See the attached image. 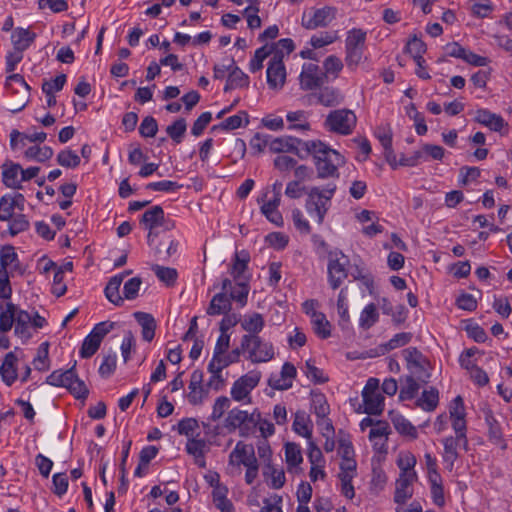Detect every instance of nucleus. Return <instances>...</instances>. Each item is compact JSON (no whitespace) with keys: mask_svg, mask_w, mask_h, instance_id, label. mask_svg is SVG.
<instances>
[{"mask_svg":"<svg viewBox=\"0 0 512 512\" xmlns=\"http://www.w3.org/2000/svg\"><path fill=\"white\" fill-rule=\"evenodd\" d=\"M305 151L315 159L318 178L339 177L338 167L344 165V157L319 140L306 141Z\"/></svg>","mask_w":512,"mask_h":512,"instance_id":"nucleus-1","label":"nucleus"},{"mask_svg":"<svg viewBox=\"0 0 512 512\" xmlns=\"http://www.w3.org/2000/svg\"><path fill=\"white\" fill-rule=\"evenodd\" d=\"M335 183H328L320 188L313 186L306 191L305 209L311 218H314L318 225L324 222L325 215L331 206V200L336 192Z\"/></svg>","mask_w":512,"mask_h":512,"instance_id":"nucleus-2","label":"nucleus"},{"mask_svg":"<svg viewBox=\"0 0 512 512\" xmlns=\"http://www.w3.org/2000/svg\"><path fill=\"white\" fill-rule=\"evenodd\" d=\"M260 421V413L256 410L249 414L238 408L231 409L225 419V427L229 430L239 428L241 436H248Z\"/></svg>","mask_w":512,"mask_h":512,"instance_id":"nucleus-3","label":"nucleus"},{"mask_svg":"<svg viewBox=\"0 0 512 512\" xmlns=\"http://www.w3.org/2000/svg\"><path fill=\"white\" fill-rule=\"evenodd\" d=\"M356 123L357 117L352 110L337 109L327 115L324 126L331 132L349 135L355 128Z\"/></svg>","mask_w":512,"mask_h":512,"instance_id":"nucleus-4","label":"nucleus"},{"mask_svg":"<svg viewBox=\"0 0 512 512\" xmlns=\"http://www.w3.org/2000/svg\"><path fill=\"white\" fill-rule=\"evenodd\" d=\"M241 349L248 351V358L254 362H268L274 357L272 344L263 342L258 335H243Z\"/></svg>","mask_w":512,"mask_h":512,"instance_id":"nucleus-5","label":"nucleus"},{"mask_svg":"<svg viewBox=\"0 0 512 512\" xmlns=\"http://www.w3.org/2000/svg\"><path fill=\"white\" fill-rule=\"evenodd\" d=\"M349 260L347 256L338 249L328 251V281L333 289L340 287L342 282L348 276L346 266Z\"/></svg>","mask_w":512,"mask_h":512,"instance_id":"nucleus-6","label":"nucleus"},{"mask_svg":"<svg viewBox=\"0 0 512 512\" xmlns=\"http://www.w3.org/2000/svg\"><path fill=\"white\" fill-rule=\"evenodd\" d=\"M402 356L411 374L400 379L401 388L399 398L401 400H411L416 395V380L413 375V370L416 369V347L404 349Z\"/></svg>","mask_w":512,"mask_h":512,"instance_id":"nucleus-7","label":"nucleus"},{"mask_svg":"<svg viewBox=\"0 0 512 512\" xmlns=\"http://www.w3.org/2000/svg\"><path fill=\"white\" fill-rule=\"evenodd\" d=\"M336 17V8L326 6L319 9H311L304 12L302 16V26L312 30L318 27L328 26Z\"/></svg>","mask_w":512,"mask_h":512,"instance_id":"nucleus-8","label":"nucleus"},{"mask_svg":"<svg viewBox=\"0 0 512 512\" xmlns=\"http://www.w3.org/2000/svg\"><path fill=\"white\" fill-rule=\"evenodd\" d=\"M327 80L320 67L314 63H305L299 76L300 87L302 90H315L320 88Z\"/></svg>","mask_w":512,"mask_h":512,"instance_id":"nucleus-9","label":"nucleus"},{"mask_svg":"<svg viewBox=\"0 0 512 512\" xmlns=\"http://www.w3.org/2000/svg\"><path fill=\"white\" fill-rule=\"evenodd\" d=\"M229 462L232 465H244L246 468L257 465L254 447L251 444H245L239 441L233 451L230 453Z\"/></svg>","mask_w":512,"mask_h":512,"instance_id":"nucleus-10","label":"nucleus"},{"mask_svg":"<svg viewBox=\"0 0 512 512\" xmlns=\"http://www.w3.org/2000/svg\"><path fill=\"white\" fill-rule=\"evenodd\" d=\"M250 262V254L247 250H241L236 252L233 258V262L230 268V275L234 281L250 282L251 275L248 271V264Z\"/></svg>","mask_w":512,"mask_h":512,"instance_id":"nucleus-11","label":"nucleus"},{"mask_svg":"<svg viewBox=\"0 0 512 512\" xmlns=\"http://www.w3.org/2000/svg\"><path fill=\"white\" fill-rule=\"evenodd\" d=\"M260 377L256 374H246L236 380L231 388V396L236 401H241L249 396L250 392L258 385Z\"/></svg>","mask_w":512,"mask_h":512,"instance_id":"nucleus-12","label":"nucleus"},{"mask_svg":"<svg viewBox=\"0 0 512 512\" xmlns=\"http://www.w3.org/2000/svg\"><path fill=\"white\" fill-rule=\"evenodd\" d=\"M297 371L293 364L285 362L279 375H271L268 384L275 390H288L292 387V380L296 377Z\"/></svg>","mask_w":512,"mask_h":512,"instance_id":"nucleus-13","label":"nucleus"},{"mask_svg":"<svg viewBox=\"0 0 512 512\" xmlns=\"http://www.w3.org/2000/svg\"><path fill=\"white\" fill-rule=\"evenodd\" d=\"M304 141L293 136H282L271 139L269 148L274 153L291 152L300 156L299 147L305 150Z\"/></svg>","mask_w":512,"mask_h":512,"instance_id":"nucleus-14","label":"nucleus"},{"mask_svg":"<svg viewBox=\"0 0 512 512\" xmlns=\"http://www.w3.org/2000/svg\"><path fill=\"white\" fill-rule=\"evenodd\" d=\"M425 480L430 490L432 501L438 507L445 504L444 482L439 471L426 472Z\"/></svg>","mask_w":512,"mask_h":512,"instance_id":"nucleus-15","label":"nucleus"},{"mask_svg":"<svg viewBox=\"0 0 512 512\" xmlns=\"http://www.w3.org/2000/svg\"><path fill=\"white\" fill-rule=\"evenodd\" d=\"M474 120L495 132H501L502 129L507 126V123L501 115L492 113L484 108L476 111Z\"/></svg>","mask_w":512,"mask_h":512,"instance_id":"nucleus-16","label":"nucleus"},{"mask_svg":"<svg viewBox=\"0 0 512 512\" xmlns=\"http://www.w3.org/2000/svg\"><path fill=\"white\" fill-rule=\"evenodd\" d=\"M415 478L406 477L400 474L395 483L394 502L398 504H406L414 494L413 481Z\"/></svg>","mask_w":512,"mask_h":512,"instance_id":"nucleus-17","label":"nucleus"},{"mask_svg":"<svg viewBox=\"0 0 512 512\" xmlns=\"http://www.w3.org/2000/svg\"><path fill=\"white\" fill-rule=\"evenodd\" d=\"M207 443L204 439L199 438V434L195 437L188 438L186 443V451L194 457V462L200 468L206 467L205 453L207 452Z\"/></svg>","mask_w":512,"mask_h":512,"instance_id":"nucleus-18","label":"nucleus"},{"mask_svg":"<svg viewBox=\"0 0 512 512\" xmlns=\"http://www.w3.org/2000/svg\"><path fill=\"white\" fill-rule=\"evenodd\" d=\"M243 352L241 349V346L239 348L233 349L229 354H220L218 355L217 359L215 360V354H213V357L211 361L208 364L207 370L208 372H222V370L229 365L236 363L239 361L240 355Z\"/></svg>","mask_w":512,"mask_h":512,"instance_id":"nucleus-19","label":"nucleus"},{"mask_svg":"<svg viewBox=\"0 0 512 512\" xmlns=\"http://www.w3.org/2000/svg\"><path fill=\"white\" fill-rule=\"evenodd\" d=\"M444 454L443 461L448 464L449 470H452L455 461L458 458V448L463 447V440L459 436H449L443 439Z\"/></svg>","mask_w":512,"mask_h":512,"instance_id":"nucleus-20","label":"nucleus"},{"mask_svg":"<svg viewBox=\"0 0 512 512\" xmlns=\"http://www.w3.org/2000/svg\"><path fill=\"white\" fill-rule=\"evenodd\" d=\"M232 67L230 69L224 91L228 92L236 88H244L249 85V77L238 66L235 65L234 59H231Z\"/></svg>","mask_w":512,"mask_h":512,"instance_id":"nucleus-21","label":"nucleus"},{"mask_svg":"<svg viewBox=\"0 0 512 512\" xmlns=\"http://www.w3.org/2000/svg\"><path fill=\"white\" fill-rule=\"evenodd\" d=\"M124 280V274H117L110 278L104 293L109 302L116 306H121L124 303V298L120 295V286Z\"/></svg>","mask_w":512,"mask_h":512,"instance_id":"nucleus-22","label":"nucleus"},{"mask_svg":"<svg viewBox=\"0 0 512 512\" xmlns=\"http://www.w3.org/2000/svg\"><path fill=\"white\" fill-rule=\"evenodd\" d=\"M231 309V298L225 292H219L212 297L206 312L208 315L215 316L226 314Z\"/></svg>","mask_w":512,"mask_h":512,"instance_id":"nucleus-23","label":"nucleus"},{"mask_svg":"<svg viewBox=\"0 0 512 512\" xmlns=\"http://www.w3.org/2000/svg\"><path fill=\"white\" fill-rule=\"evenodd\" d=\"M16 362V355L13 352H9L4 357L3 363L0 367L1 378L7 386H11L17 379Z\"/></svg>","mask_w":512,"mask_h":512,"instance_id":"nucleus-24","label":"nucleus"},{"mask_svg":"<svg viewBox=\"0 0 512 512\" xmlns=\"http://www.w3.org/2000/svg\"><path fill=\"white\" fill-rule=\"evenodd\" d=\"M164 221V210L159 205H155L145 211L140 220L141 224H143L148 230H154L155 228L162 226Z\"/></svg>","mask_w":512,"mask_h":512,"instance_id":"nucleus-25","label":"nucleus"},{"mask_svg":"<svg viewBox=\"0 0 512 512\" xmlns=\"http://www.w3.org/2000/svg\"><path fill=\"white\" fill-rule=\"evenodd\" d=\"M134 318L142 328L141 334L143 340L151 342L155 336L156 321L154 317L146 312H135Z\"/></svg>","mask_w":512,"mask_h":512,"instance_id":"nucleus-26","label":"nucleus"},{"mask_svg":"<svg viewBox=\"0 0 512 512\" xmlns=\"http://www.w3.org/2000/svg\"><path fill=\"white\" fill-rule=\"evenodd\" d=\"M267 83L271 89H281L286 81L285 65L268 63Z\"/></svg>","mask_w":512,"mask_h":512,"instance_id":"nucleus-27","label":"nucleus"},{"mask_svg":"<svg viewBox=\"0 0 512 512\" xmlns=\"http://www.w3.org/2000/svg\"><path fill=\"white\" fill-rule=\"evenodd\" d=\"M35 39L36 34L34 32L21 27L16 28L11 35L13 48L23 52L30 47Z\"/></svg>","mask_w":512,"mask_h":512,"instance_id":"nucleus-28","label":"nucleus"},{"mask_svg":"<svg viewBox=\"0 0 512 512\" xmlns=\"http://www.w3.org/2000/svg\"><path fill=\"white\" fill-rule=\"evenodd\" d=\"M439 404V391L437 388L425 387L418 396V407L426 412L434 411Z\"/></svg>","mask_w":512,"mask_h":512,"instance_id":"nucleus-29","label":"nucleus"},{"mask_svg":"<svg viewBox=\"0 0 512 512\" xmlns=\"http://www.w3.org/2000/svg\"><path fill=\"white\" fill-rule=\"evenodd\" d=\"M31 320L32 316L27 311L18 309L16 306L15 334L21 338L29 339L31 337L29 329Z\"/></svg>","mask_w":512,"mask_h":512,"instance_id":"nucleus-30","label":"nucleus"},{"mask_svg":"<svg viewBox=\"0 0 512 512\" xmlns=\"http://www.w3.org/2000/svg\"><path fill=\"white\" fill-rule=\"evenodd\" d=\"M2 180L3 183L12 189H21V180H18V173L21 170L20 164L10 163L2 166Z\"/></svg>","mask_w":512,"mask_h":512,"instance_id":"nucleus-31","label":"nucleus"},{"mask_svg":"<svg viewBox=\"0 0 512 512\" xmlns=\"http://www.w3.org/2000/svg\"><path fill=\"white\" fill-rule=\"evenodd\" d=\"M76 363L69 369L63 370H55L53 371L47 378L46 383L52 386L57 387H65L68 388L69 384H71V379L74 377Z\"/></svg>","mask_w":512,"mask_h":512,"instance_id":"nucleus-32","label":"nucleus"},{"mask_svg":"<svg viewBox=\"0 0 512 512\" xmlns=\"http://www.w3.org/2000/svg\"><path fill=\"white\" fill-rule=\"evenodd\" d=\"M0 331L8 332L13 327L16 316V305L8 302L5 305L0 304Z\"/></svg>","mask_w":512,"mask_h":512,"instance_id":"nucleus-33","label":"nucleus"},{"mask_svg":"<svg viewBox=\"0 0 512 512\" xmlns=\"http://www.w3.org/2000/svg\"><path fill=\"white\" fill-rule=\"evenodd\" d=\"M485 421L488 425L489 440L495 445H499L502 448H506L500 424L497 422V420L495 419L491 412L486 413Z\"/></svg>","mask_w":512,"mask_h":512,"instance_id":"nucleus-34","label":"nucleus"},{"mask_svg":"<svg viewBox=\"0 0 512 512\" xmlns=\"http://www.w3.org/2000/svg\"><path fill=\"white\" fill-rule=\"evenodd\" d=\"M318 102L326 107L336 106L343 101V96L338 89L333 87H320L317 94Z\"/></svg>","mask_w":512,"mask_h":512,"instance_id":"nucleus-35","label":"nucleus"},{"mask_svg":"<svg viewBox=\"0 0 512 512\" xmlns=\"http://www.w3.org/2000/svg\"><path fill=\"white\" fill-rule=\"evenodd\" d=\"M18 265L19 259L14 247L11 245L2 247L0 250V268H3L5 271H8V268L16 271Z\"/></svg>","mask_w":512,"mask_h":512,"instance_id":"nucleus-36","label":"nucleus"},{"mask_svg":"<svg viewBox=\"0 0 512 512\" xmlns=\"http://www.w3.org/2000/svg\"><path fill=\"white\" fill-rule=\"evenodd\" d=\"M397 465L401 471L400 474H405L406 477H416L414 466L416 465V457L408 451H402L398 454Z\"/></svg>","mask_w":512,"mask_h":512,"instance_id":"nucleus-37","label":"nucleus"},{"mask_svg":"<svg viewBox=\"0 0 512 512\" xmlns=\"http://www.w3.org/2000/svg\"><path fill=\"white\" fill-rule=\"evenodd\" d=\"M264 319L260 313H253L246 316L241 322V327L244 331L248 332L247 335H257L264 328Z\"/></svg>","mask_w":512,"mask_h":512,"instance_id":"nucleus-38","label":"nucleus"},{"mask_svg":"<svg viewBox=\"0 0 512 512\" xmlns=\"http://www.w3.org/2000/svg\"><path fill=\"white\" fill-rule=\"evenodd\" d=\"M236 284L233 287V289L228 294L229 298H231L232 301H236L240 307H244L247 304L248 300V294L250 291V285L249 282L246 280L244 281H235Z\"/></svg>","mask_w":512,"mask_h":512,"instance_id":"nucleus-39","label":"nucleus"},{"mask_svg":"<svg viewBox=\"0 0 512 512\" xmlns=\"http://www.w3.org/2000/svg\"><path fill=\"white\" fill-rule=\"evenodd\" d=\"M314 332L322 339H326L331 335V325L326 319L324 313H312V320Z\"/></svg>","mask_w":512,"mask_h":512,"instance_id":"nucleus-40","label":"nucleus"},{"mask_svg":"<svg viewBox=\"0 0 512 512\" xmlns=\"http://www.w3.org/2000/svg\"><path fill=\"white\" fill-rule=\"evenodd\" d=\"M364 412L368 415H380L384 410V397L381 393L369 395L363 399Z\"/></svg>","mask_w":512,"mask_h":512,"instance_id":"nucleus-41","label":"nucleus"},{"mask_svg":"<svg viewBox=\"0 0 512 512\" xmlns=\"http://www.w3.org/2000/svg\"><path fill=\"white\" fill-rule=\"evenodd\" d=\"M378 318L379 313L377 311V307L374 303H371L367 305L361 312L359 320L360 327L367 330L378 321Z\"/></svg>","mask_w":512,"mask_h":512,"instance_id":"nucleus-42","label":"nucleus"},{"mask_svg":"<svg viewBox=\"0 0 512 512\" xmlns=\"http://www.w3.org/2000/svg\"><path fill=\"white\" fill-rule=\"evenodd\" d=\"M187 129V123L184 118H178L173 124L166 128L168 136L176 143L180 144Z\"/></svg>","mask_w":512,"mask_h":512,"instance_id":"nucleus-43","label":"nucleus"},{"mask_svg":"<svg viewBox=\"0 0 512 512\" xmlns=\"http://www.w3.org/2000/svg\"><path fill=\"white\" fill-rule=\"evenodd\" d=\"M53 149L49 146H31L25 151V157L38 162H45L53 156Z\"/></svg>","mask_w":512,"mask_h":512,"instance_id":"nucleus-44","label":"nucleus"},{"mask_svg":"<svg viewBox=\"0 0 512 512\" xmlns=\"http://www.w3.org/2000/svg\"><path fill=\"white\" fill-rule=\"evenodd\" d=\"M293 430L297 434H299L307 439L312 438V426L309 424V420L305 416V413H300V412L296 413L295 419L293 422Z\"/></svg>","mask_w":512,"mask_h":512,"instance_id":"nucleus-45","label":"nucleus"},{"mask_svg":"<svg viewBox=\"0 0 512 512\" xmlns=\"http://www.w3.org/2000/svg\"><path fill=\"white\" fill-rule=\"evenodd\" d=\"M157 278L165 283L167 286H173L177 280V270L170 267H164L160 265H154L152 267Z\"/></svg>","mask_w":512,"mask_h":512,"instance_id":"nucleus-46","label":"nucleus"},{"mask_svg":"<svg viewBox=\"0 0 512 512\" xmlns=\"http://www.w3.org/2000/svg\"><path fill=\"white\" fill-rule=\"evenodd\" d=\"M389 434V424L386 421H376L374 427L369 432V439L381 441V447H384L387 442V436Z\"/></svg>","mask_w":512,"mask_h":512,"instance_id":"nucleus-47","label":"nucleus"},{"mask_svg":"<svg viewBox=\"0 0 512 512\" xmlns=\"http://www.w3.org/2000/svg\"><path fill=\"white\" fill-rule=\"evenodd\" d=\"M57 163L65 168H76L80 164V157L74 151L65 149L58 153Z\"/></svg>","mask_w":512,"mask_h":512,"instance_id":"nucleus-48","label":"nucleus"},{"mask_svg":"<svg viewBox=\"0 0 512 512\" xmlns=\"http://www.w3.org/2000/svg\"><path fill=\"white\" fill-rule=\"evenodd\" d=\"M285 457L289 467H295L303 461L300 447L296 443H286Z\"/></svg>","mask_w":512,"mask_h":512,"instance_id":"nucleus-49","label":"nucleus"},{"mask_svg":"<svg viewBox=\"0 0 512 512\" xmlns=\"http://www.w3.org/2000/svg\"><path fill=\"white\" fill-rule=\"evenodd\" d=\"M243 117L245 118V125H247L249 123L248 114L245 111H240L238 114L225 119L219 127L223 130H235L242 126ZM216 128H218V126L213 127V129Z\"/></svg>","mask_w":512,"mask_h":512,"instance_id":"nucleus-50","label":"nucleus"},{"mask_svg":"<svg viewBox=\"0 0 512 512\" xmlns=\"http://www.w3.org/2000/svg\"><path fill=\"white\" fill-rule=\"evenodd\" d=\"M312 407L318 419L328 416L330 412L329 404L327 403L325 395L322 393L312 396Z\"/></svg>","mask_w":512,"mask_h":512,"instance_id":"nucleus-51","label":"nucleus"},{"mask_svg":"<svg viewBox=\"0 0 512 512\" xmlns=\"http://www.w3.org/2000/svg\"><path fill=\"white\" fill-rule=\"evenodd\" d=\"M366 32L361 29H352L348 32L345 48H364Z\"/></svg>","mask_w":512,"mask_h":512,"instance_id":"nucleus-52","label":"nucleus"},{"mask_svg":"<svg viewBox=\"0 0 512 512\" xmlns=\"http://www.w3.org/2000/svg\"><path fill=\"white\" fill-rule=\"evenodd\" d=\"M34 366L36 370L45 371L49 368V343L43 342L39 349L37 356L34 358Z\"/></svg>","mask_w":512,"mask_h":512,"instance_id":"nucleus-53","label":"nucleus"},{"mask_svg":"<svg viewBox=\"0 0 512 512\" xmlns=\"http://www.w3.org/2000/svg\"><path fill=\"white\" fill-rule=\"evenodd\" d=\"M270 56L268 44L263 45L255 51L254 57L250 60L249 70L255 73L263 68L264 60Z\"/></svg>","mask_w":512,"mask_h":512,"instance_id":"nucleus-54","label":"nucleus"},{"mask_svg":"<svg viewBox=\"0 0 512 512\" xmlns=\"http://www.w3.org/2000/svg\"><path fill=\"white\" fill-rule=\"evenodd\" d=\"M101 345V342L93 337L91 333H89L88 336L84 339L81 349H80V356L82 358H90L92 357L97 350L99 349Z\"/></svg>","mask_w":512,"mask_h":512,"instance_id":"nucleus-55","label":"nucleus"},{"mask_svg":"<svg viewBox=\"0 0 512 512\" xmlns=\"http://www.w3.org/2000/svg\"><path fill=\"white\" fill-rule=\"evenodd\" d=\"M76 399H86L89 394V390L85 385L84 381L78 378L76 371H74V377L71 379V384L67 388Z\"/></svg>","mask_w":512,"mask_h":512,"instance_id":"nucleus-56","label":"nucleus"},{"mask_svg":"<svg viewBox=\"0 0 512 512\" xmlns=\"http://www.w3.org/2000/svg\"><path fill=\"white\" fill-rule=\"evenodd\" d=\"M158 132V123L152 116H146L139 127V133L142 137H154Z\"/></svg>","mask_w":512,"mask_h":512,"instance_id":"nucleus-57","label":"nucleus"},{"mask_svg":"<svg viewBox=\"0 0 512 512\" xmlns=\"http://www.w3.org/2000/svg\"><path fill=\"white\" fill-rule=\"evenodd\" d=\"M116 354H108L103 357V361L99 367V374L103 378L110 377L116 369Z\"/></svg>","mask_w":512,"mask_h":512,"instance_id":"nucleus-58","label":"nucleus"},{"mask_svg":"<svg viewBox=\"0 0 512 512\" xmlns=\"http://www.w3.org/2000/svg\"><path fill=\"white\" fill-rule=\"evenodd\" d=\"M199 427L198 421L194 418H184L177 425L178 433L188 438L195 437V430Z\"/></svg>","mask_w":512,"mask_h":512,"instance_id":"nucleus-59","label":"nucleus"},{"mask_svg":"<svg viewBox=\"0 0 512 512\" xmlns=\"http://www.w3.org/2000/svg\"><path fill=\"white\" fill-rule=\"evenodd\" d=\"M141 284L142 280L140 277H133L125 282L123 287L124 298L134 300L138 296Z\"/></svg>","mask_w":512,"mask_h":512,"instance_id":"nucleus-60","label":"nucleus"},{"mask_svg":"<svg viewBox=\"0 0 512 512\" xmlns=\"http://www.w3.org/2000/svg\"><path fill=\"white\" fill-rule=\"evenodd\" d=\"M305 374L313 382L318 384H323L328 381V377H325L323 375V371L316 367L311 360H308L305 363Z\"/></svg>","mask_w":512,"mask_h":512,"instance_id":"nucleus-61","label":"nucleus"},{"mask_svg":"<svg viewBox=\"0 0 512 512\" xmlns=\"http://www.w3.org/2000/svg\"><path fill=\"white\" fill-rule=\"evenodd\" d=\"M267 471L264 472V475L271 474V484L270 486L273 489H280L285 484V473L283 470H278L274 468L271 464H267Z\"/></svg>","mask_w":512,"mask_h":512,"instance_id":"nucleus-62","label":"nucleus"},{"mask_svg":"<svg viewBox=\"0 0 512 512\" xmlns=\"http://www.w3.org/2000/svg\"><path fill=\"white\" fill-rule=\"evenodd\" d=\"M230 407V400L226 396H220L215 400L213 405V411L210 416L212 421L219 420L225 413V411Z\"/></svg>","mask_w":512,"mask_h":512,"instance_id":"nucleus-63","label":"nucleus"},{"mask_svg":"<svg viewBox=\"0 0 512 512\" xmlns=\"http://www.w3.org/2000/svg\"><path fill=\"white\" fill-rule=\"evenodd\" d=\"M66 79L65 74H60L51 81H45L42 85V91L46 95H51L54 91H60L63 89Z\"/></svg>","mask_w":512,"mask_h":512,"instance_id":"nucleus-64","label":"nucleus"}]
</instances>
